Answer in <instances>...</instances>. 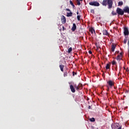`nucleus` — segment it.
I'll use <instances>...</instances> for the list:
<instances>
[{
    "label": "nucleus",
    "mask_w": 129,
    "mask_h": 129,
    "mask_svg": "<svg viewBox=\"0 0 129 129\" xmlns=\"http://www.w3.org/2000/svg\"><path fill=\"white\" fill-rule=\"evenodd\" d=\"M113 4V2H112V0H103L102 3V6H105V7H106L108 5V9H111Z\"/></svg>",
    "instance_id": "1"
},
{
    "label": "nucleus",
    "mask_w": 129,
    "mask_h": 129,
    "mask_svg": "<svg viewBox=\"0 0 129 129\" xmlns=\"http://www.w3.org/2000/svg\"><path fill=\"white\" fill-rule=\"evenodd\" d=\"M116 13L117 15H119V16H123V15H124V12L123 10L119 8H117Z\"/></svg>",
    "instance_id": "2"
},
{
    "label": "nucleus",
    "mask_w": 129,
    "mask_h": 129,
    "mask_svg": "<svg viewBox=\"0 0 129 129\" xmlns=\"http://www.w3.org/2000/svg\"><path fill=\"white\" fill-rule=\"evenodd\" d=\"M90 6H94V7H99L100 4L96 2H91L89 3Z\"/></svg>",
    "instance_id": "3"
},
{
    "label": "nucleus",
    "mask_w": 129,
    "mask_h": 129,
    "mask_svg": "<svg viewBox=\"0 0 129 129\" xmlns=\"http://www.w3.org/2000/svg\"><path fill=\"white\" fill-rule=\"evenodd\" d=\"M128 34H129L128 28L127 27H124V36H128Z\"/></svg>",
    "instance_id": "4"
},
{
    "label": "nucleus",
    "mask_w": 129,
    "mask_h": 129,
    "mask_svg": "<svg viewBox=\"0 0 129 129\" xmlns=\"http://www.w3.org/2000/svg\"><path fill=\"white\" fill-rule=\"evenodd\" d=\"M116 60L117 61H120V60H122V52H120V54L118 55L117 57H116Z\"/></svg>",
    "instance_id": "5"
},
{
    "label": "nucleus",
    "mask_w": 129,
    "mask_h": 129,
    "mask_svg": "<svg viewBox=\"0 0 129 129\" xmlns=\"http://www.w3.org/2000/svg\"><path fill=\"white\" fill-rule=\"evenodd\" d=\"M113 129H121V126H119V124L116 123L114 125V126L112 127Z\"/></svg>",
    "instance_id": "6"
},
{
    "label": "nucleus",
    "mask_w": 129,
    "mask_h": 129,
    "mask_svg": "<svg viewBox=\"0 0 129 129\" xmlns=\"http://www.w3.org/2000/svg\"><path fill=\"white\" fill-rule=\"evenodd\" d=\"M61 22L62 24H66V18L64 15L61 16Z\"/></svg>",
    "instance_id": "7"
},
{
    "label": "nucleus",
    "mask_w": 129,
    "mask_h": 129,
    "mask_svg": "<svg viewBox=\"0 0 129 129\" xmlns=\"http://www.w3.org/2000/svg\"><path fill=\"white\" fill-rule=\"evenodd\" d=\"M123 11L124 13H127V14H129V7L127 6L125 7L123 9Z\"/></svg>",
    "instance_id": "8"
},
{
    "label": "nucleus",
    "mask_w": 129,
    "mask_h": 129,
    "mask_svg": "<svg viewBox=\"0 0 129 129\" xmlns=\"http://www.w3.org/2000/svg\"><path fill=\"white\" fill-rule=\"evenodd\" d=\"M70 88L71 89V91L73 92V93H75V88H74V86L73 85H70Z\"/></svg>",
    "instance_id": "9"
},
{
    "label": "nucleus",
    "mask_w": 129,
    "mask_h": 129,
    "mask_svg": "<svg viewBox=\"0 0 129 129\" xmlns=\"http://www.w3.org/2000/svg\"><path fill=\"white\" fill-rule=\"evenodd\" d=\"M76 30V24L75 23H73V27L72 28V31L74 32Z\"/></svg>",
    "instance_id": "10"
},
{
    "label": "nucleus",
    "mask_w": 129,
    "mask_h": 129,
    "mask_svg": "<svg viewBox=\"0 0 129 129\" xmlns=\"http://www.w3.org/2000/svg\"><path fill=\"white\" fill-rule=\"evenodd\" d=\"M107 84H108V85H109L110 86H113V82H112V81L110 80L108 82H107Z\"/></svg>",
    "instance_id": "11"
},
{
    "label": "nucleus",
    "mask_w": 129,
    "mask_h": 129,
    "mask_svg": "<svg viewBox=\"0 0 129 129\" xmlns=\"http://www.w3.org/2000/svg\"><path fill=\"white\" fill-rule=\"evenodd\" d=\"M59 68L62 72L64 71V65L63 64L59 65Z\"/></svg>",
    "instance_id": "12"
},
{
    "label": "nucleus",
    "mask_w": 129,
    "mask_h": 129,
    "mask_svg": "<svg viewBox=\"0 0 129 129\" xmlns=\"http://www.w3.org/2000/svg\"><path fill=\"white\" fill-rule=\"evenodd\" d=\"M103 34L105 36H108V32H107V30H103Z\"/></svg>",
    "instance_id": "13"
},
{
    "label": "nucleus",
    "mask_w": 129,
    "mask_h": 129,
    "mask_svg": "<svg viewBox=\"0 0 129 129\" xmlns=\"http://www.w3.org/2000/svg\"><path fill=\"white\" fill-rule=\"evenodd\" d=\"M115 47H116L115 45L114 44L112 45V47H111L112 52H114V50H115Z\"/></svg>",
    "instance_id": "14"
},
{
    "label": "nucleus",
    "mask_w": 129,
    "mask_h": 129,
    "mask_svg": "<svg viewBox=\"0 0 129 129\" xmlns=\"http://www.w3.org/2000/svg\"><path fill=\"white\" fill-rule=\"evenodd\" d=\"M83 86H82V84H79V85H78V90H80V89H82L83 88Z\"/></svg>",
    "instance_id": "15"
},
{
    "label": "nucleus",
    "mask_w": 129,
    "mask_h": 129,
    "mask_svg": "<svg viewBox=\"0 0 129 129\" xmlns=\"http://www.w3.org/2000/svg\"><path fill=\"white\" fill-rule=\"evenodd\" d=\"M73 13L72 12L67 13V17H72Z\"/></svg>",
    "instance_id": "16"
},
{
    "label": "nucleus",
    "mask_w": 129,
    "mask_h": 129,
    "mask_svg": "<svg viewBox=\"0 0 129 129\" xmlns=\"http://www.w3.org/2000/svg\"><path fill=\"white\" fill-rule=\"evenodd\" d=\"M123 5V2L122 1L119 2L118 3V6L119 7H121Z\"/></svg>",
    "instance_id": "17"
},
{
    "label": "nucleus",
    "mask_w": 129,
    "mask_h": 129,
    "mask_svg": "<svg viewBox=\"0 0 129 129\" xmlns=\"http://www.w3.org/2000/svg\"><path fill=\"white\" fill-rule=\"evenodd\" d=\"M70 5H71V6L73 7V9H74L75 8V6L74 5V4H73V2H72V1H70Z\"/></svg>",
    "instance_id": "18"
},
{
    "label": "nucleus",
    "mask_w": 129,
    "mask_h": 129,
    "mask_svg": "<svg viewBox=\"0 0 129 129\" xmlns=\"http://www.w3.org/2000/svg\"><path fill=\"white\" fill-rule=\"evenodd\" d=\"M110 68V65H109V63H107L106 66V69L107 70L108 69H109Z\"/></svg>",
    "instance_id": "19"
},
{
    "label": "nucleus",
    "mask_w": 129,
    "mask_h": 129,
    "mask_svg": "<svg viewBox=\"0 0 129 129\" xmlns=\"http://www.w3.org/2000/svg\"><path fill=\"white\" fill-rule=\"evenodd\" d=\"M90 121H91L92 122H93L95 121V119L94 117L91 118L89 119Z\"/></svg>",
    "instance_id": "20"
},
{
    "label": "nucleus",
    "mask_w": 129,
    "mask_h": 129,
    "mask_svg": "<svg viewBox=\"0 0 129 129\" xmlns=\"http://www.w3.org/2000/svg\"><path fill=\"white\" fill-rule=\"evenodd\" d=\"M111 14L112 16H116L117 15V13L116 12H114V11H112Z\"/></svg>",
    "instance_id": "21"
},
{
    "label": "nucleus",
    "mask_w": 129,
    "mask_h": 129,
    "mask_svg": "<svg viewBox=\"0 0 129 129\" xmlns=\"http://www.w3.org/2000/svg\"><path fill=\"white\" fill-rule=\"evenodd\" d=\"M74 87H75L76 88V90H77V91H78L79 88H78V86H77V85H76V84L74 85Z\"/></svg>",
    "instance_id": "22"
},
{
    "label": "nucleus",
    "mask_w": 129,
    "mask_h": 129,
    "mask_svg": "<svg viewBox=\"0 0 129 129\" xmlns=\"http://www.w3.org/2000/svg\"><path fill=\"white\" fill-rule=\"evenodd\" d=\"M72 51V47H70L68 49V53H71Z\"/></svg>",
    "instance_id": "23"
},
{
    "label": "nucleus",
    "mask_w": 129,
    "mask_h": 129,
    "mask_svg": "<svg viewBox=\"0 0 129 129\" xmlns=\"http://www.w3.org/2000/svg\"><path fill=\"white\" fill-rule=\"evenodd\" d=\"M77 5H78V6H80L81 4L79 0H77Z\"/></svg>",
    "instance_id": "24"
},
{
    "label": "nucleus",
    "mask_w": 129,
    "mask_h": 129,
    "mask_svg": "<svg viewBox=\"0 0 129 129\" xmlns=\"http://www.w3.org/2000/svg\"><path fill=\"white\" fill-rule=\"evenodd\" d=\"M80 18H81V16H80V15H78L77 16V20H78V21H80Z\"/></svg>",
    "instance_id": "25"
},
{
    "label": "nucleus",
    "mask_w": 129,
    "mask_h": 129,
    "mask_svg": "<svg viewBox=\"0 0 129 129\" xmlns=\"http://www.w3.org/2000/svg\"><path fill=\"white\" fill-rule=\"evenodd\" d=\"M126 42H127V39L126 38H124L123 40V43L126 44Z\"/></svg>",
    "instance_id": "26"
},
{
    "label": "nucleus",
    "mask_w": 129,
    "mask_h": 129,
    "mask_svg": "<svg viewBox=\"0 0 129 129\" xmlns=\"http://www.w3.org/2000/svg\"><path fill=\"white\" fill-rule=\"evenodd\" d=\"M112 65H116V61L115 60H113L112 62Z\"/></svg>",
    "instance_id": "27"
},
{
    "label": "nucleus",
    "mask_w": 129,
    "mask_h": 129,
    "mask_svg": "<svg viewBox=\"0 0 129 129\" xmlns=\"http://www.w3.org/2000/svg\"><path fill=\"white\" fill-rule=\"evenodd\" d=\"M67 74H68L67 72H64L63 74L64 77H67Z\"/></svg>",
    "instance_id": "28"
},
{
    "label": "nucleus",
    "mask_w": 129,
    "mask_h": 129,
    "mask_svg": "<svg viewBox=\"0 0 129 129\" xmlns=\"http://www.w3.org/2000/svg\"><path fill=\"white\" fill-rule=\"evenodd\" d=\"M93 32H94V33H95V31L94 30V29H92L91 30V33L92 34H93Z\"/></svg>",
    "instance_id": "29"
},
{
    "label": "nucleus",
    "mask_w": 129,
    "mask_h": 129,
    "mask_svg": "<svg viewBox=\"0 0 129 129\" xmlns=\"http://www.w3.org/2000/svg\"><path fill=\"white\" fill-rule=\"evenodd\" d=\"M91 13H92V14H94V9H91Z\"/></svg>",
    "instance_id": "30"
},
{
    "label": "nucleus",
    "mask_w": 129,
    "mask_h": 129,
    "mask_svg": "<svg viewBox=\"0 0 129 129\" xmlns=\"http://www.w3.org/2000/svg\"><path fill=\"white\" fill-rule=\"evenodd\" d=\"M99 48H100V47H99L98 46H97L96 50H97V51H99Z\"/></svg>",
    "instance_id": "31"
},
{
    "label": "nucleus",
    "mask_w": 129,
    "mask_h": 129,
    "mask_svg": "<svg viewBox=\"0 0 129 129\" xmlns=\"http://www.w3.org/2000/svg\"><path fill=\"white\" fill-rule=\"evenodd\" d=\"M77 73L74 72H73V76H75V75H76Z\"/></svg>",
    "instance_id": "32"
},
{
    "label": "nucleus",
    "mask_w": 129,
    "mask_h": 129,
    "mask_svg": "<svg viewBox=\"0 0 129 129\" xmlns=\"http://www.w3.org/2000/svg\"><path fill=\"white\" fill-rule=\"evenodd\" d=\"M66 11H67L68 12H71V11L69 9H66Z\"/></svg>",
    "instance_id": "33"
},
{
    "label": "nucleus",
    "mask_w": 129,
    "mask_h": 129,
    "mask_svg": "<svg viewBox=\"0 0 129 129\" xmlns=\"http://www.w3.org/2000/svg\"><path fill=\"white\" fill-rule=\"evenodd\" d=\"M62 31H64L65 30V27H64V26H62Z\"/></svg>",
    "instance_id": "34"
},
{
    "label": "nucleus",
    "mask_w": 129,
    "mask_h": 129,
    "mask_svg": "<svg viewBox=\"0 0 129 129\" xmlns=\"http://www.w3.org/2000/svg\"><path fill=\"white\" fill-rule=\"evenodd\" d=\"M89 53L90 54H92V51H91V50H89Z\"/></svg>",
    "instance_id": "35"
},
{
    "label": "nucleus",
    "mask_w": 129,
    "mask_h": 129,
    "mask_svg": "<svg viewBox=\"0 0 129 129\" xmlns=\"http://www.w3.org/2000/svg\"><path fill=\"white\" fill-rule=\"evenodd\" d=\"M128 71H129L128 68H127L126 70V72H128Z\"/></svg>",
    "instance_id": "36"
},
{
    "label": "nucleus",
    "mask_w": 129,
    "mask_h": 129,
    "mask_svg": "<svg viewBox=\"0 0 129 129\" xmlns=\"http://www.w3.org/2000/svg\"><path fill=\"white\" fill-rule=\"evenodd\" d=\"M115 70H117V66L115 68Z\"/></svg>",
    "instance_id": "37"
},
{
    "label": "nucleus",
    "mask_w": 129,
    "mask_h": 129,
    "mask_svg": "<svg viewBox=\"0 0 129 129\" xmlns=\"http://www.w3.org/2000/svg\"><path fill=\"white\" fill-rule=\"evenodd\" d=\"M79 14V12L78 11H77V14L78 15Z\"/></svg>",
    "instance_id": "38"
},
{
    "label": "nucleus",
    "mask_w": 129,
    "mask_h": 129,
    "mask_svg": "<svg viewBox=\"0 0 129 129\" xmlns=\"http://www.w3.org/2000/svg\"><path fill=\"white\" fill-rule=\"evenodd\" d=\"M91 107H90V106H89L88 108H89V109H90Z\"/></svg>",
    "instance_id": "39"
},
{
    "label": "nucleus",
    "mask_w": 129,
    "mask_h": 129,
    "mask_svg": "<svg viewBox=\"0 0 129 129\" xmlns=\"http://www.w3.org/2000/svg\"><path fill=\"white\" fill-rule=\"evenodd\" d=\"M80 1H83V0H80Z\"/></svg>",
    "instance_id": "40"
}]
</instances>
